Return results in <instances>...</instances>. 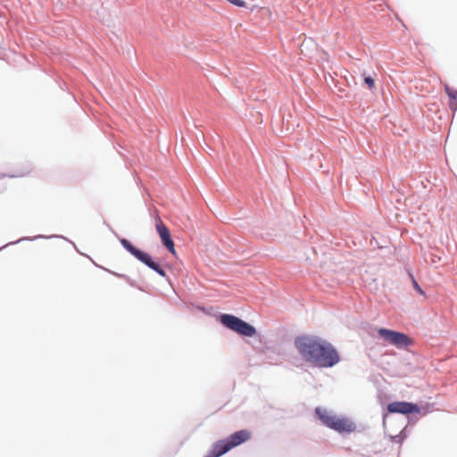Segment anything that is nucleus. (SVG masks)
Instances as JSON below:
<instances>
[{
	"mask_svg": "<svg viewBox=\"0 0 457 457\" xmlns=\"http://www.w3.org/2000/svg\"><path fill=\"white\" fill-rule=\"evenodd\" d=\"M295 346L306 361L318 367H332L339 361V355L333 345L318 337H298L295 339Z\"/></svg>",
	"mask_w": 457,
	"mask_h": 457,
	"instance_id": "1",
	"label": "nucleus"
},
{
	"mask_svg": "<svg viewBox=\"0 0 457 457\" xmlns=\"http://www.w3.org/2000/svg\"><path fill=\"white\" fill-rule=\"evenodd\" d=\"M315 413L325 426L338 433L349 434L356 429L354 422L346 417L333 415L326 409H322L320 407H317L315 409Z\"/></svg>",
	"mask_w": 457,
	"mask_h": 457,
	"instance_id": "2",
	"label": "nucleus"
},
{
	"mask_svg": "<svg viewBox=\"0 0 457 457\" xmlns=\"http://www.w3.org/2000/svg\"><path fill=\"white\" fill-rule=\"evenodd\" d=\"M250 437L251 433L248 430L242 429L237 431L228 438L217 441L205 457H220L232 448L248 441Z\"/></svg>",
	"mask_w": 457,
	"mask_h": 457,
	"instance_id": "3",
	"label": "nucleus"
},
{
	"mask_svg": "<svg viewBox=\"0 0 457 457\" xmlns=\"http://www.w3.org/2000/svg\"><path fill=\"white\" fill-rule=\"evenodd\" d=\"M220 320L227 328L239 334L240 336L251 337L256 334L254 327L234 315L222 314Z\"/></svg>",
	"mask_w": 457,
	"mask_h": 457,
	"instance_id": "4",
	"label": "nucleus"
},
{
	"mask_svg": "<svg viewBox=\"0 0 457 457\" xmlns=\"http://www.w3.org/2000/svg\"><path fill=\"white\" fill-rule=\"evenodd\" d=\"M378 334L386 343L397 348H405L413 345L412 339L402 332L381 328L378 329Z\"/></svg>",
	"mask_w": 457,
	"mask_h": 457,
	"instance_id": "5",
	"label": "nucleus"
},
{
	"mask_svg": "<svg viewBox=\"0 0 457 457\" xmlns=\"http://www.w3.org/2000/svg\"><path fill=\"white\" fill-rule=\"evenodd\" d=\"M120 243L123 245V247L138 261L145 264L150 269L155 270L162 277H166L165 270L162 268H161V266L157 262H154L147 253H145L137 249L129 240L125 238L121 239Z\"/></svg>",
	"mask_w": 457,
	"mask_h": 457,
	"instance_id": "6",
	"label": "nucleus"
},
{
	"mask_svg": "<svg viewBox=\"0 0 457 457\" xmlns=\"http://www.w3.org/2000/svg\"><path fill=\"white\" fill-rule=\"evenodd\" d=\"M155 228L161 238L162 245L172 255L175 256L177 254V252L175 249L174 242L171 238L170 229L160 218H157L155 220Z\"/></svg>",
	"mask_w": 457,
	"mask_h": 457,
	"instance_id": "7",
	"label": "nucleus"
},
{
	"mask_svg": "<svg viewBox=\"0 0 457 457\" xmlns=\"http://www.w3.org/2000/svg\"><path fill=\"white\" fill-rule=\"evenodd\" d=\"M387 411L391 413H417L420 411L418 405L407 402H393L387 405Z\"/></svg>",
	"mask_w": 457,
	"mask_h": 457,
	"instance_id": "8",
	"label": "nucleus"
},
{
	"mask_svg": "<svg viewBox=\"0 0 457 457\" xmlns=\"http://www.w3.org/2000/svg\"><path fill=\"white\" fill-rule=\"evenodd\" d=\"M445 90L450 98L449 107L453 112L457 110V90L453 89L448 85H445Z\"/></svg>",
	"mask_w": 457,
	"mask_h": 457,
	"instance_id": "9",
	"label": "nucleus"
},
{
	"mask_svg": "<svg viewBox=\"0 0 457 457\" xmlns=\"http://www.w3.org/2000/svg\"><path fill=\"white\" fill-rule=\"evenodd\" d=\"M410 277L411 278V282H412V285H413V287L414 289L421 295H425V292L422 290V288L420 287V285L418 284V282L416 281V279L414 278V277L412 276L411 273H410Z\"/></svg>",
	"mask_w": 457,
	"mask_h": 457,
	"instance_id": "10",
	"label": "nucleus"
},
{
	"mask_svg": "<svg viewBox=\"0 0 457 457\" xmlns=\"http://www.w3.org/2000/svg\"><path fill=\"white\" fill-rule=\"evenodd\" d=\"M227 1L237 7H245L246 4L245 2L243 0H227Z\"/></svg>",
	"mask_w": 457,
	"mask_h": 457,
	"instance_id": "11",
	"label": "nucleus"
},
{
	"mask_svg": "<svg viewBox=\"0 0 457 457\" xmlns=\"http://www.w3.org/2000/svg\"><path fill=\"white\" fill-rule=\"evenodd\" d=\"M364 81L368 85L370 89H373L375 87V81L372 78L365 77Z\"/></svg>",
	"mask_w": 457,
	"mask_h": 457,
	"instance_id": "12",
	"label": "nucleus"
}]
</instances>
